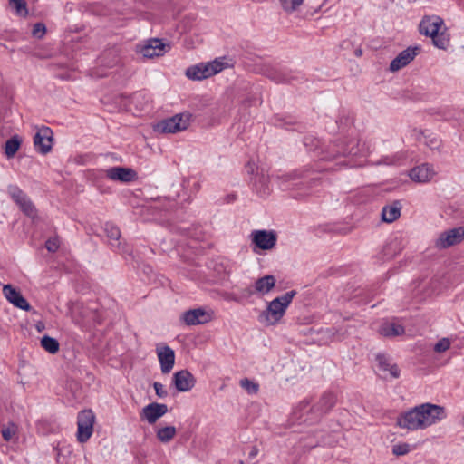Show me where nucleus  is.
Here are the masks:
<instances>
[{"instance_id":"obj_1","label":"nucleus","mask_w":464,"mask_h":464,"mask_svg":"<svg viewBox=\"0 0 464 464\" xmlns=\"http://www.w3.org/2000/svg\"><path fill=\"white\" fill-rule=\"evenodd\" d=\"M447 416L444 406L425 402L400 413L396 425L408 431L423 430L441 422Z\"/></svg>"},{"instance_id":"obj_2","label":"nucleus","mask_w":464,"mask_h":464,"mask_svg":"<svg viewBox=\"0 0 464 464\" xmlns=\"http://www.w3.org/2000/svg\"><path fill=\"white\" fill-rule=\"evenodd\" d=\"M420 33L432 39L433 44L441 50H446L450 42V36L441 17L439 15L424 16L419 25Z\"/></svg>"},{"instance_id":"obj_3","label":"nucleus","mask_w":464,"mask_h":464,"mask_svg":"<svg viewBox=\"0 0 464 464\" xmlns=\"http://www.w3.org/2000/svg\"><path fill=\"white\" fill-rule=\"evenodd\" d=\"M295 295L296 291L292 290L273 299L267 304L266 310L259 314V322L266 326L278 324L285 315L286 309L292 303Z\"/></svg>"},{"instance_id":"obj_4","label":"nucleus","mask_w":464,"mask_h":464,"mask_svg":"<svg viewBox=\"0 0 464 464\" xmlns=\"http://www.w3.org/2000/svg\"><path fill=\"white\" fill-rule=\"evenodd\" d=\"M230 66L226 57H218L207 63L191 65L186 70V76L193 81H202L218 74Z\"/></svg>"},{"instance_id":"obj_5","label":"nucleus","mask_w":464,"mask_h":464,"mask_svg":"<svg viewBox=\"0 0 464 464\" xmlns=\"http://www.w3.org/2000/svg\"><path fill=\"white\" fill-rule=\"evenodd\" d=\"M191 114L188 112L178 113L172 117L163 119L154 123L152 129L160 134L177 133L188 128Z\"/></svg>"},{"instance_id":"obj_6","label":"nucleus","mask_w":464,"mask_h":464,"mask_svg":"<svg viewBox=\"0 0 464 464\" xmlns=\"http://www.w3.org/2000/svg\"><path fill=\"white\" fill-rule=\"evenodd\" d=\"M335 404V397L332 393H325L320 399L316 409L310 407V401L304 400L299 403V405L295 408V414L297 415V420L301 421H307L308 419L305 418L303 420V415L309 411H327Z\"/></svg>"},{"instance_id":"obj_7","label":"nucleus","mask_w":464,"mask_h":464,"mask_svg":"<svg viewBox=\"0 0 464 464\" xmlns=\"http://www.w3.org/2000/svg\"><path fill=\"white\" fill-rule=\"evenodd\" d=\"M95 415L91 410L79 412L77 417L76 438L80 443H85L93 433Z\"/></svg>"},{"instance_id":"obj_8","label":"nucleus","mask_w":464,"mask_h":464,"mask_svg":"<svg viewBox=\"0 0 464 464\" xmlns=\"http://www.w3.org/2000/svg\"><path fill=\"white\" fill-rule=\"evenodd\" d=\"M170 49L169 44L162 43L160 39H149L137 46V53L144 58H154L162 56Z\"/></svg>"},{"instance_id":"obj_9","label":"nucleus","mask_w":464,"mask_h":464,"mask_svg":"<svg viewBox=\"0 0 464 464\" xmlns=\"http://www.w3.org/2000/svg\"><path fill=\"white\" fill-rule=\"evenodd\" d=\"M464 240V228L461 227L445 230L438 236L435 246L438 249H446L460 244Z\"/></svg>"},{"instance_id":"obj_10","label":"nucleus","mask_w":464,"mask_h":464,"mask_svg":"<svg viewBox=\"0 0 464 464\" xmlns=\"http://www.w3.org/2000/svg\"><path fill=\"white\" fill-rule=\"evenodd\" d=\"M214 318V312L207 308H196L185 311L181 315V320L187 325L204 324Z\"/></svg>"},{"instance_id":"obj_11","label":"nucleus","mask_w":464,"mask_h":464,"mask_svg":"<svg viewBox=\"0 0 464 464\" xmlns=\"http://www.w3.org/2000/svg\"><path fill=\"white\" fill-rule=\"evenodd\" d=\"M7 192L11 198L20 207L22 211L34 218L36 214L34 206L26 196V194L16 185H10L7 188Z\"/></svg>"},{"instance_id":"obj_12","label":"nucleus","mask_w":464,"mask_h":464,"mask_svg":"<svg viewBox=\"0 0 464 464\" xmlns=\"http://www.w3.org/2000/svg\"><path fill=\"white\" fill-rule=\"evenodd\" d=\"M157 357L163 374L169 373L175 364V353L172 348L165 343H160L156 347Z\"/></svg>"},{"instance_id":"obj_13","label":"nucleus","mask_w":464,"mask_h":464,"mask_svg":"<svg viewBox=\"0 0 464 464\" xmlns=\"http://www.w3.org/2000/svg\"><path fill=\"white\" fill-rule=\"evenodd\" d=\"M437 171L433 165L423 163L409 171L410 179L416 183H427L433 179Z\"/></svg>"},{"instance_id":"obj_14","label":"nucleus","mask_w":464,"mask_h":464,"mask_svg":"<svg viewBox=\"0 0 464 464\" xmlns=\"http://www.w3.org/2000/svg\"><path fill=\"white\" fill-rule=\"evenodd\" d=\"M35 150L42 153H48L53 145V131L49 127L40 128L34 137Z\"/></svg>"},{"instance_id":"obj_15","label":"nucleus","mask_w":464,"mask_h":464,"mask_svg":"<svg viewBox=\"0 0 464 464\" xmlns=\"http://www.w3.org/2000/svg\"><path fill=\"white\" fill-rule=\"evenodd\" d=\"M252 242L262 250H270L276 244V235L274 231L256 230L251 234Z\"/></svg>"},{"instance_id":"obj_16","label":"nucleus","mask_w":464,"mask_h":464,"mask_svg":"<svg viewBox=\"0 0 464 464\" xmlns=\"http://www.w3.org/2000/svg\"><path fill=\"white\" fill-rule=\"evenodd\" d=\"M168 412L166 404L152 402L145 406L140 412V419L150 424H154Z\"/></svg>"},{"instance_id":"obj_17","label":"nucleus","mask_w":464,"mask_h":464,"mask_svg":"<svg viewBox=\"0 0 464 464\" xmlns=\"http://www.w3.org/2000/svg\"><path fill=\"white\" fill-rule=\"evenodd\" d=\"M106 178L112 181L128 183L137 179V173L130 168L112 167L104 170Z\"/></svg>"},{"instance_id":"obj_18","label":"nucleus","mask_w":464,"mask_h":464,"mask_svg":"<svg viewBox=\"0 0 464 464\" xmlns=\"http://www.w3.org/2000/svg\"><path fill=\"white\" fill-rule=\"evenodd\" d=\"M172 382L178 392H186L195 386L196 378L188 370H181L174 373Z\"/></svg>"},{"instance_id":"obj_19","label":"nucleus","mask_w":464,"mask_h":464,"mask_svg":"<svg viewBox=\"0 0 464 464\" xmlns=\"http://www.w3.org/2000/svg\"><path fill=\"white\" fill-rule=\"evenodd\" d=\"M419 47H409L401 52L391 63L390 70L396 72L408 65L419 53Z\"/></svg>"},{"instance_id":"obj_20","label":"nucleus","mask_w":464,"mask_h":464,"mask_svg":"<svg viewBox=\"0 0 464 464\" xmlns=\"http://www.w3.org/2000/svg\"><path fill=\"white\" fill-rule=\"evenodd\" d=\"M276 279L274 276L267 275L260 277L255 282L253 288L246 290L247 295H252L256 294L258 295H265L276 286Z\"/></svg>"},{"instance_id":"obj_21","label":"nucleus","mask_w":464,"mask_h":464,"mask_svg":"<svg viewBox=\"0 0 464 464\" xmlns=\"http://www.w3.org/2000/svg\"><path fill=\"white\" fill-rule=\"evenodd\" d=\"M377 367L382 372V378H398L400 376V369L398 366L392 362L390 358L384 354H378L376 356Z\"/></svg>"},{"instance_id":"obj_22","label":"nucleus","mask_w":464,"mask_h":464,"mask_svg":"<svg viewBox=\"0 0 464 464\" xmlns=\"http://www.w3.org/2000/svg\"><path fill=\"white\" fill-rule=\"evenodd\" d=\"M3 295L11 304L16 307L24 311H29L31 309L29 303L11 285H4Z\"/></svg>"},{"instance_id":"obj_23","label":"nucleus","mask_w":464,"mask_h":464,"mask_svg":"<svg viewBox=\"0 0 464 464\" xmlns=\"http://www.w3.org/2000/svg\"><path fill=\"white\" fill-rule=\"evenodd\" d=\"M378 333L384 337H396L404 334L405 330L402 324L396 321H385L379 329Z\"/></svg>"},{"instance_id":"obj_24","label":"nucleus","mask_w":464,"mask_h":464,"mask_svg":"<svg viewBox=\"0 0 464 464\" xmlns=\"http://www.w3.org/2000/svg\"><path fill=\"white\" fill-rule=\"evenodd\" d=\"M401 205L399 201L386 205L382 210V218L386 223H392L401 216Z\"/></svg>"},{"instance_id":"obj_25","label":"nucleus","mask_w":464,"mask_h":464,"mask_svg":"<svg viewBox=\"0 0 464 464\" xmlns=\"http://www.w3.org/2000/svg\"><path fill=\"white\" fill-rule=\"evenodd\" d=\"M305 0H278L281 10L286 14L297 12L304 4Z\"/></svg>"},{"instance_id":"obj_26","label":"nucleus","mask_w":464,"mask_h":464,"mask_svg":"<svg viewBox=\"0 0 464 464\" xmlns=\"http://www.w3.org/2000/svg\"><path fill=\"white\" fill-rule=\"evenodd\" d=\"M177 430L174 426H165L156 430L157 439L162 443H168L174 439Z\"/></svg>"},{"instance_id":"obj_27","label":"nucleus","mask_w":464,"mask_h":464,"mask_svg":"<svg viewBox=\"0 0 464 464\" xmlns=\"http://www.w3.org/2000/svg\"><path fill=\"white\" fill-rule=\"evenodd\" d=\"M21 141V139L17 135H15L5 142V153L7 158L10 159L14 156V154L18 151L20 148Z\"/></svg>"},{"instance_id":"obj_28","label":"nucleus","mask_w":464,"mask_h":464,"mask_svg":"<svg viewBox=\"0 0 464 464\" xmlns=\"http://www.w3.org/2000/svg\"><path fill=\"white\" fill-rule=\"evenodd\" d=\"M41 346L48 353L54 354L59 351V343L56 339L44 335L41 339Z\"/></svg>"},{"instance_id":"obj_29","label":"nucleus","mask_w":464,"mask_h":464,"mask_svg":"<svg viewBox=\"0 0 464 464\" xmlns=\"http://www.w3.org/2000/svg\"><path fill=\"white\" fill-rule=\"evenodd\" d=\"M105 232L107 234L108 238L110 239L111 245H120L119 239L121 237V232L117 227H115L112 224H106Z\"/></svg>"},{"instance_id":"obj_30","label":"nucleus","mask_w":464,"mask_h":464,"mask_svg":"<svg viewBox=\"0 0 464 464\" xmlns=\"http://www.w3.org/2000/svg\"><path fill=\"white\" fill-rule=\"evenodd\" d=\"M406 156L403 152H399L392 156L382 157L378 164H383L387 166L400 165L405 160Z\"/></svg>"},{"instance_id":"obj_31","label":"nucleus","mask_w":464,"mask_h":464,"mask_svg":"<svg viewBox=\"0 0 464 464\" xmlns=\"http://www.w3.org/2000/svg\"><path fill=\"white\" fill-rule=\"evenodd\" d=\"M10 5L14 9L16 14L24 17L28 14L24 0H10Z\"/></svg>"},{"instance_id":"obj_32","label":"nucleus","mask_w":464,"mask_h":464,"mask_svg":"<svg viewBox=\"0 0 464 464\" xmlns=\"http://www.w3.org/2000/svg\"><path fill=\"white\" fill-rule=\"evenodd\" d=\"M239 384L249 394H256L258 392V388H259L258 384L247 378H244V379L240 380Z\"/></svg>"},{"instance_id":"obj_33","label":"nucleus","mask_w":464,"mask_h":464,"mask_svg":"<svg viewBox=\"0 0 464 464\" xmlns=\"http://www.w3.org/2000/svg\"><path fill=\"white\" fill-rule=\"evenodd\" d=\"M411 451V446L408 443H398L392 447V453L396 456H403Z\"/></svg>"},{"instance_id":"obj_34","label":"nucleus","mask_w":464,"mask_h":464,"mask_svg":"<svg viewBox=\"0 0 464 464\" xmlns=\"http://www.w3.org/2000/svg\"><path fill=\"white\" fill-rule=\"evenodd\" d=\"M451 342L449 338H441L434 345V351L436 353H443L450 349Z\"/></svg>"},{"instance_id":"obj_35","label":"nucleus","mask_w":464,"mask_h":464,"mask_svg":"<svg viewBox=\"0 0 464 464\" xmlns=\"http://www.w3.org/2000/svg\"><path fill=\"white\" fill-rule=\"evenodd\" d=\"M16 430V426L12 423L2 430V436L5 439V440L8 441L13 438Z\"/></svg>"},{"instance_id":"obj_36","label":"nucleus","mask_w":464,"mask_h":464,"mask_svg":"<svg viewBox=\"0 0 464 464\" xmlns=\"http://www.w3.org/2000/svg\"><path fill=\"white\" fill-rule=\"evenodd\" d=\"M46 28L44 24H35L33 28V35L37 38H42L45 34Z\"/></svg>"},{"instance_id":"obj_37","label":"nucleus","mask_w":464,"mask_h":464,"mask_svg":"<svg viewBox=\"0 0 464 464\" xmlns=\"http://www.w3.org/2000/svg\"><path fill=\"white\" fill-rule=\"evenodd\" d=\"M60 246V241L58 237H52L46 241V248L50 252H55Z\"/></svg>"},{"instance_id":"obj_38","label":"nucleus","mask_w":464,"mask_h":464,"mask_svg":"<svg viewBox=\"0 0 464 464\" xmlns=\"http://www.w3.org/2000/svg\"><path fill=\"white\" fill-rule=\"evenodd\" d=\"M153 388L157 396L160 398H165L168 395V392L162 383L156 382L153 383Z\"/></svg>"},{"instance_id":"obj_39","label":"nucleus","mask_w":464,"mask_h":464,"mask_svg":"<svg viewBox=\"0 0 464 464\" xmlns=\"http://www.w3.org/2000/svg\"><path fill=\"white\" fill-rule=\"evenodd\" d=\"M268 77L271 78L272 80H274L276 82H285V77H283L281 75H277L276 73H270V74H268Z\"/></svg>"},{"instance_id":"obj_40","label":"nucleus","mask_w":464,"mask_h":464,"mask_svg":"<svg viewBox=\"0 0 464 464\" xmlns=\"http://www.w3.org/2000/svg\"><path fill=\"white\" fill-rule=\"evenodd\" d=\"M257 452H258V450L256 447H254L249 453V457L252 459L255 458L257 455Z\"/></svg>"},{"instance_id":"obj_41","label":"nucleus","mask_w":464,"mask_h":464,"mask_svg":"<svg viewBox=\"0 0 464 464\" xmlns=\"http://www.w3.org/2000/svg\"><path fill=\"white\" fill-rule=\"evenodd\" d=\"M343 154H353V155H355L356 151H353V149H352L350 150L343 151Z\"/></svg>"},{"instance_id":"obj_42","label":"nucleus","mask_w":464,"mask_h":464,"mask_svg":"<svg viewBox=\"0 0 464 464\" xmlns=\"http://www.w3.org/2000/svg\"><path fill=\"white\" fill-rule=\"evenodd\" d=\"M362 54V51L361 49H357V50L355 51V55H356V56H361Z\"/></svg>"}]
</instances>
